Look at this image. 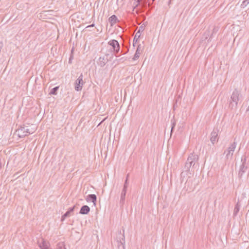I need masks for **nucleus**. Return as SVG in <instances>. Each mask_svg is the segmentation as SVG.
<instances>
[{
  "instance_id": "obj_30",
  "label": "nucleus",
  "mask_w": 249,
  "mask_h": 249,
  "mask_svg": "<svg viewBox=\"0 0 249 249\" xmlns=\"http://www.w3.org/2000/svg\"><path fill=\"white\" fill-rule=\"evenodd\" d=\"M126 59L124 57H122L119 59H116L115 61H124V60H125Z\"/></svg>"
},
{
  "instance_id": "obj_31",
  "label": "nucleus",
  "mask_w": 249,
  "mask_h": 249,
  "mask_svg": "<svg viewBox=\"0 0 249 249\" xmlns=\"http://www.w3.org/2000/svg\"><path fill=\"white\" fill-rule=\"evenodd\" d=\"M95 26V24L94 23H92V24L91 25H89V26H88L86 28H89V27H93Z\"/></svg>"
},
{
  "instance_id": "obj_9",
  "label": "nucleus",
  "mask_w": 249,
  "mask_h": 249,
  "mask_svg": "<svg viewBox=\"0 0 249 249\" xmlns=\"http://www.w3.org/2000/svg\"><path fill=\"white\" fill-rule=\"evenodd\" d=\"M219 130L217 129H213V131L211 134L210 141L213 144H214L215 142L218 140V134Z\"/></svg>"
},
{
  "instance_id": "obj_1",
  "label": "nucleus",
  "mask_w": 249,
  "mask_h": 249,
  "mask_svg": "<svg viewBox=\"0 0 249 249\" xmlns=\"http://www.w3.org/2000/svg\"><path fill=\"white\" fill-rule=\"evenodd\" d=\"M199 157L197 154H194V153H191L185 162V166L184 167V171L185 172L189 173L190 171V168L192 166V169L198 168Z\"/></svg>"
},
{
  "instance_id": "obj_19",
  "label": "nucleus",
  "mask_w": 249,
  "mask_h": 249,
  "mask_svg": "<svg viewBox=\"0 0 249 249\" xmlns=\"http://www.w3.org/2000/svg\"><path fill=\"white\" fill-rule=\"evenodd\" d=\"M240 204L239 203V202L238 201L235 205L234 206V210H233V216H235L237 215V213H238L239 210H240Z\"/></svg>"
},
{
  "instance_id": "obj_14",
  "label": "nucleus",
  "mask_w": 249,
  "mask_h": 249,
  "mask_svg": "<svg viewBox=\"0 0 249 249\" xmlns=\"http://www.w3.org/2000/svg\"><path fill=\"white\" fill-rule=\"evenodd\" d=\"M108 22H109L110 26H113L116 23L119 22L117 16L115 15H112L108 18Z\"/></svg>"
},
{
  "instance_id": "obj_29",
  "label": "nucleus",
  "mask_w": 249,
  "mask_h": 249,
  "mask_svg": "<svg viewBox=\"0 0 249 249\" xmlns=\"http://www.w3.org/2000/svg\"><path fill=\"white\" fill-rule=\"evenodd\" d=\"M178 107V103L174 102L173 107V109L175 110Z\"/></svg>"
},
{
  "instance_id": "obj_18",
  "label": "nucleus",
  "mask_w": 249,
  "mask_h": 249,
  "mask_svg": "<svg viewBox=\"0 0 249 249\" xmlns=\"http://www.w3.org/2000/svg\"><path fill=\"white\" fill-rule=\"evenodd\" d=\"M16 132H18V137L20 138H22L25 136H28V134H25L23 131L22 128H21L20 126L16 130Z\"/></svg>"
},
{
  "instance_id": "obj_3",
  "label": "nucleus",
  "mask_w": 249,
  "mask_h": 249,
  "mask_svg": "<svg viewBox=\"0 0 249 249\" xmlns=\"http://www.w3.org/2000/svg\"><path fill=\"white\" fill-rule=\"evenodd\" d=\"M248 164L247 162V157L244 155L241 158V164L240 166L238 175L239 178H242L244 174L247 172L248 168Z\"/></svg>"
},
{
  "instance_id": "obj_37",
  "label": "nucleus",
  "mask_w": 249,
  "mask_h": 249,
  "mask_svg": "<svg viewBox=\"0 0 249 249\" xmlns=\"http://www.w3.org/2000/svg\"><path fill=\"white\" fill-rule=\"evenodd\" d=\"M108 55H109V54H106V56H107Z\"/></svg>"
},
{
  "instance_id": "obj_6",
  "label": "nucleus",
  "mask_w": 249,
  "mask_h": 249,
  "mask_svg": "<svg viewBox=\"0 0 249 249\" xmlns=\"http://www.w3.org/2000/svg\"><path fill=\"white\" fill-rule=\"evenodd\" d=\"M83 74L81 73L80 75L78 77L74 83V89L75 90L79 91L82 90L83 86L85 83L83 81Z\"/></svg>"
},
{
  "instance_id": "obj_2",
  "label": "nucleus",
  "mask_w": 249,
  "mask_h": 249,
  "mask_svg": "<svg viewBox=\"0 0 249 249\" xmlns=\"http://www.w3.org/2000/svg\"><path fill=\"white\" fill-rule=\"evenodd\" d=\"M242 97L240 91L237 89H235L231 96L229 107L232 109H236L238 102L241 99Z\"/></svg>"
},
{
  "instance_id": "obj_8",
  "label": "nucleus",
  "mask_w": 249,
  "mask_h": 249,
  "mask_svg": "<svg viewBox=\"0 0 249 249\" xmlns=\"http://www.w3.org/2000/svg\"><path fill=\"white\" fill-rule=\"evenodd\" d=\"M145 24L143 23L140 27L138 31L137 32L133 41V46L135 47V44L139 41V39L141 36V32L144 30Z\"/></svg>"
},
{
  "instance_id": "obj_34",
  "label": "nucleus",
  "mask_w": 249,
  "mask_h": 249,
  "mask_svg": "<svg viewBox=\"0 0 249 249\" xmlns=\"http://www.w3.org/2000/svg\"><path fill=\"white\" fill-rule=\"evenodd\" d=\"M190 180H187V182H186V184H187H187H189V182H190Z\"/></svg>"
},
{
  "instance_id": "obj_35",
  "label": "nucleus",
  "mask_w": 249,
  "mask_h": 249,
  "mask_svg": "<svg viewBox=\"0 0 249 249\" xmlns=\"http://www.w3.org/2000/svg\"><path fill=\"white\" fill-rule=\"evenodd\" d=\"M129 50L127 49V51L125 53H124V54H126L128 52Z\"/></svg>"
},
{
  "instance_id": "obj_17",
  "label": "nucleus",
  "mask_w": 249,
  "mask_h": 249,
  "mask_svg": "<svg viewBox=\"0 0 249 249\" xmlns=\"http://www.w3.org/2000/svg\"><path fill=\"white\" fill-rule=\"evenodd\" d=\"M141 45L139 44L138 46H137V49H136V52H135V53L132 58V59L133 60H137L138 59H139V58L140 57V50H141Z\"/></svg>"
},
{
  "instance_id": "obj_15",
  "label": "nucleus",
  "mask_w": 249,
  "mask_h": 249,
  "mask_svg": "<svg viewBox=\"0 0 249 249\" xmlns=\"http://www.w3.org/2000/svg\"><path fill=\"white\" fill-rule=\"evenodd\" d=\"M90 209L88 205H83L81 207L79 213L81 214H88L90 212Z\"/></svg>"
},
{
  "instance_id": "obj_26",
  "label": "nucleus",
  "mask_w": 249,
  "mask_h": 249,
  "mask_svg": "<svg viewBox=\"0 0 249 249\" xmlns=\"http://www.w3.org/2000/svg\"><path fill=\"white\" fill-rule=\"evenodd\" d=\"M56 249H66L63 243H59L57 245Z\"/></svg>"
},
{
  "instance_id": "obj_7",
  "label": "nucleus",
  "mask_w": 249,
  "mask_h": 249,
  "mask_svg": "<svg viewBox=\"0 0 249 249\" xmlns=\"http://www.w3.org/2000/svg\"><path fill=\"white\" fill-rule=\"evenodd\" d=\"M236 144V142H234L227 150H225L224 154L226 153V158L227 159H231L232 158Z\"/></svg>"
},
{
  "instance_id": "obj_21",
  "label": "nucleus",
  "mask_w": 249,
  "mask_h": 249,
  "mask_svg": "<svg viewBox=\"0 0 249 249\" xmlns=\"http://www.w3.org/2000/svg\"><path fill=\"white\" fill-rule=\"evenodd\" d=\"M59 89V86H56L53 88L50 92H49L50 95H56L57 94V91Z\"/></svg>"
},
{
  "instance_id": "obj_32",
  "label": "nucleus",
  "mask_w": 249,
  "mask_h": 249,
  "mask_svg": "<svg viewBox=\"0 0 249 249\" xmlns=\"http://www.w3.org/2000/svg\"><path fill=\"white\" fill-rule=\"evenodd\" d=\"M2 47H3V43H2V42H0V52H1V50L2 48Z\"/></svg>"
},
{
  "instance_id": "obj_28",
  "label": "nucleus",
  "mask_w": 249,
  "mask_h": 249,
  "mask_svg": "<svg viewBox=\"0 0 249 249\" xmlns=\"http://www.w3.org/2000/svg\"><path fill=\"white\" fill-rule=\"evenodd\" d=\"M181 99L180 96V95H178V97H177L175 98V100H174V102H175V103H178V102H179V103H181Z\"/></svg>"
},
{
  "instance_id": "obj_27",
  "label": "nucleus",
  "mask_w": 249,
  "mask_h": 249,
  "mask_svg": "<svg viewBox=\"0 0 249 249\" xmlns=\"http://www.w3.org/2000/svg\"><path fill=\"white\" fill-rule=\"evenodd\" d=\"M72 51H73V49L71 50V54L70 56L69 59V64H71L72 63V60L73 59V55L72 54Z\"/></svg>"
},
{
  "instance_id": "obj_16",
  "label": "nucleus",
  "mask_w": 249,
  "mask_h": 249,
  "mask_svg": "<svg viewBox=\"0 0 249 249\" xmlns=\"http://www.w3.org/2000/svg\"><path fill=\"white\" fill-rule=\"evenodd\" d=\"M20 127L22 128L23 132H24L25 134H28V136L30 134H33L35 132V130L32 129V130L28 128L27 127H25L24 125H20Z\"/></svg>"
},
{
  "instance_id": "obj_20",
  "label": "nucleus",
  "mask_w": 249,
  "mask_h": 249,
  "mask_svg": "<svg viewBox=\"0 0 249 249\" xmlns=\"http://www.w3.org/2000/svg\"><path fill=\"white\" fill-rule=\"evenodd\" d=\"M39 247L41 249H52L49 248L48 243L44 240H42V242L39 244Z\"/></svg>"
},
{
  "instance_id": "obj_38",
  "label": "nucleus",
  "mask_w": 249,
  "mask_h": 249,
  "mask_svg": "<svg viewBox=\"0 0 249 249\" xmlns=\"http://www.w3.org/2000/svg\"><path fill=\"white\" fill-rule=\"evenodd\" d=\"M155 0H152L153 1H154Z\"/></svg>"
},
{
  "instance_id": "obj_33",
  "label": "nucleus",
  "mask_w": 249,
  "mask_h": 249,
  "mask_svg": "<svg viewBox=\"0 0 249 249\" xmlns=\"http://www.w3.org/2000/svg\"><path fill=\"white\" fill-rule=\"evenodd\" d=\"M113 54H114V53L113 54H112L110 57V59H112L113 57Z\"/></svg>"
},
{
  "instance_id": "obj_24",
  "label": "nucleus",
  "mask_w": 249,
  "mask_h": 249,
  "mask_svg": "<svg viewBox=\"0 0 249 249\" xmlns=\"http://www.w3.org/2000/svg\"><path fill=\"white\" fill-rule=\"evenodd\" d=\"M128 178H129V174H127L126 177V178L125 179V181H124V186H123V187L124 188H128Z\"/></svg>"
},
{
  "instance_id": "obj_12",
  "label": "nucleus",
  "mask_w": 249,
  "mask_h": 249,
  "mask_svg": "<svg viewBox=\"0 0 249 249\" xmlns=\"http://www.w3.org/2000/svg\"><path fill=\"white\" fill-rule=\"evenodd\" d=\"M108 61L109 60L107 58H106L105 56L100 57L97 61V63L101 67H103Z\"/></svg>"
},
{
  "instance_id": "obj_25",
  "label": "nucleus",
  "mask_w": 249,
  "mask_h": 249,
  "mask_svg": "<svg viewBox=\"0 0 249 249\" xmlns=\"http://www.w3.org/2000/svg\"><path fill=\"white\" fill-rule=\"evenodd\" d=\"M249 3V0H244L241 5V7L244 8Z\"/></svg>"
},
{
  "instance_id": "obj_11",
  "label": "nucleus",
  "mask_w": 249,
  "mask_h": 249,
  "mask_svg": "<svg viewBox=\"0 0 249 249\" xmlns=\"http://www.w3.org/2000/svg\"><path fill=\"white\" fill-rule=\"evenodd\" d=\"M75 205H74L73 206L70 207L68 209V211L62 215L61 218V221H63L65 220V219L70 216V214L71 213H72L75 209Z\"/></svg>"
},
{
  "instance_id": "obj_5",
  "label": "nucleus",
  "mask_w": 249,
  "mask_h": 249,
  "mask_svg": "<svg viewBox=\"0 0 249 249\" xmlns=\"http://www.w3.org/2000/svg\"><path fill=\"white\" fill-rule=\"evenodd\" d=\"M116 239L118 242V246L119 248H120V247L122 246L123 248L124 249L125 236L124 230H123L122 233L121 232V231H118V234L116 237Z\"/></svg>"
},
{
  "instance_id": "obj_4",
  "label": "nucleus",
  "mask_w": 249,
  "mask_h": 249,
  "mask_svg": "<svg viewBox=\"0 0 249 249\" xmlns=\"http://www.w3.org/2000/svg\"><path fill=\"white\" fill-rule=\"evenodd\" d=\"M108 44L112 47L113 53L116 57H117V54L119 52L120 49V45L119 42L115 39H111L108 41Z\"/></svg>"
},
{
  "instance_id": "obj_23",
  "label": "nucleus",
  "mask_w": 249,
  "mask_h": 249,
  "mask_svg": "<svg viewBox=\"0 0 249 249\" xmlns=\"http://www.w3.org/2000/svg\"><path fill=\"white\" fill-rule=\"evenodd\" d=\"M176 125V121L174 119L171 120V135H172V134L173 133L174 128Z\"/></svg>"
},
{
  "instance_id": "obj_10",
  "label": "nucleus",
  "mask_w": 249,
  "mask_h": 249,
  "mask_svg": "<svg viewBox=\"0 0 249 249\" xmlns=\"http://www.w3.org/2000/svg\"><path fill=\"white\" fill-rule=\"evenodd\" d=\"M127 188H123L121 193V196H120V200L119 202V205L120 207H123L124 202H125V196L126 193Z\"/></svg>"
},
{
  "instance_id": "obj_36",
  "label": "nucleus",
  "mask_w": 249,
  "mask_h": 249,
  "mask_svg": "<svg viewBox=\"0 0 249 249\" xmlns=\"http://www.w3.org/2000/svg\"><path fill=\"white\" fill-rule=\"evenodd\" d=\"M1 168V164L0 163V169Z\"/></svg>"
},
{
  "instance_id": "obj_22",
  "label": "nucleus",
  "mask_w": 249,
  "mask_h": 249,
  "mask_svg": "<svg viewBox=\"0 0 249 249\" xmlns=\"http://www.w3.org/2000/svg\"><path fill=\"white\" fill-rule=\"evenodd\" d=\"M218 30V28L216 27H214L213 28V32L212 33L211 35V36L208 40V41H211V39H212L213 36H214L216 34V33L217 32Z\"/></svg>"
},
{
  "instance_id": "obj_13",
  "label": "nucleus",
  "mask_w": 249,
  "mask_h": 249,
  "mask_svg": "<svg viewBox=\"0 0 249 249\" xmlns=\"http://www.w3.org/2000/svg\"><path fill=\"white\" fill-rule=\"evenodd\" d=\"M86 200L88 202L90 201L93 202L94 205L95 206L97 201V196L94 194H90L87 196Z\"/></svg>"
}]
</instances>
